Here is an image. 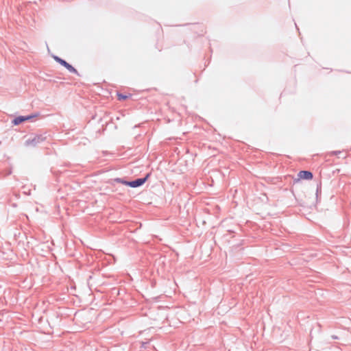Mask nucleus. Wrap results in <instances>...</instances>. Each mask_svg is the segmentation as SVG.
Returning a JSON list of instances; mask_svg holds the SVG:
<instances>
[{"mask_svg": "<svg viewBox=\"0 0 351 351\" xmlns=\"http://www.w3.org/2000/svg\"><path fill=\"white\" fill-rule=\"evenodd\" d=\"M341 151H334V152H331V155H337V154H341Z\"/></svg>", "mask_w": 351, "mask_h": 351, "instance_id": "11", "label": "nucleus"}, {"mask_svg": "<svg viewBox=\"0 0 351 351\" xmlns=\"http://www.w3.org/2000/svg\"><path fill=\"white\" fill-rule=\"evenodd\" d=\"M150 176V173H147L145 177L136 178L134 180L129 181V186L132 188H137L143 185Z\"/></svg>", "mask_w": 351, "mask_h": 351, "instance_id": "3", "label": "nucleus"}, {"mask_svg": "<svg viewBox=\"0 0 351 351\" xmlns=\"http://www.w3.org/2000/svg\"><path fill=\"white\" fill-rule=\"evenodd\" d=\"M298 176H299L300 178L307 180H311L313 178V173L310 171L306 170L300 171L298 173Z\"/></svg>", "mask_w": 351, "mask_h": 351, "instance_id": "4", "label": "nucleus"}, {"mask_svg": "<svg viewBox=\"0 0 351 351\" xmlns=\"http://www.w3.org/2000/svg\"><path fill=\"white\" fill-rule=\"evenodd\" d=\"M332 338L333 339H338L337 336H336V335H332Z\"/></svg>", "mask_w": 351, "mask_h": 351, "instance_id": "12", "label": "nucleus"}, {"mask_svg": "<svg viewBox=\"0 0 351 351\" xmlns=\"http://www.w3.org/2000/svg\"><path fill=\"white\" fill-rule=\"evenodd\" d=\"M47 139L45 134H36L32 138H29L25 141V146L36 147L38 144L44 142Z\"/></svg>", "mask_w": 351, "mask_h": 351, "instance_id": "1", "label": "nucleus"}, {"mask_svg": "<svg viewBox=\"0 0 351 351\" xmlns=\"http://www.w3.org/2000/svg\"><path fill=\"white\" fill-rule=\"evenodd\" d=\"M112 181L114 182L121 183V184H124L125 186H129V181L125 180L123 178H117L113 179Z\"/></svg>", "mask_w": 351, "mask_h": 351, "instance_id": "6", "label": "nucleus"}, {"mask_svg": "<svg viewBox=\"0 0 351 351\" xmlns=\"http://www.w3.org/2000/svg\"><path fill=\"white\" fill-rule=\"evenodd\" d=\"M319 193H321V184L319 185H317V190H316V195L318 196Z\"/></svg>", "mask_w": 351, "mask_h": 351, "instance_id": "9", "label": "nucleus"}, {"mask_svg": "<svg viewBox=\"0 0 351 351\" xmlns=\"http://www.w3.org/2000/svg\"><path fill=\"white\" fill-rule=\"evenodd\" d=\"M38 116V114H30V115H27V116H24V117L25 118V121H27V120H30L34 117H36Z\"/></svg>", "mask_w": 351, "mask_h": 351, "instance_id": "8", "label": "nucleus"}, {"mask_svg": "<svg viewBox=\"0 0 351 351\" xmlns=\"http://www.w3.org/2000/svg\"><path fill=\"white\" fill-rule=\"evenodd\" d=\"M117 98L119 101H124L128 98V96L120 93H117Z\"/></svg>", "mask_w": 351, "mask_h": 351, "instance_id": "7", "label": "nucleus"}, {"mask_svg": "<svg viewBox=\"0 0 351 351\" xmlns=\"http://www.w3.org/2000/svg\"><path fill=\"white\" fill-rule=\"evenodd\" d=\"M11 173H12V171H8V175L11 174Z\"/></svg>", "mask_w": 351, "mask_h": 351, "instance_id": "13", "label": "nucleus"}, {"mask_svg": "<svg viewBox=\"0 0 351 351\" xmlns=\"http://www.w3.org/2000/svg\"><path fill=\"white\" fill-rule=\"evenodd\" d=\"M53 58L58 63L65 67L69 72L80 75L77 69H75L71 64L68 63L66 60L57 56H53Z\"/></svg>", "mask_w": 351, "mask_h": 351, "instance_id": "2", "label": "nucleus"}, {"mask_svg": "<svg viewBox=\"0 0 351 351\" xmlns=\"http://www.w3.org/2000/svg\"><path fill=\"white\" fill-rule=\"evenodd\" d=\"M24 121H25V118L24 117V116H19V117L14 118L12 121V123L14 125H18L23 123Z\"/></svg>", "mask_w": 351, "mask_h": 351, "instance_id": "5", "label": "nucleus"}, {"mask_svg": "<svg viewBox=\"0 0 351 351\" xmlns=\"http://www.w3.org/2000/svg\"><path fill=\"white\" fill-rule=\"evenodd\" d=\"M148 343H149V341L142 342L141 348H147V345Z\"/></svg>", "mask_w": 351, "mask_h": 351, "instance_id": "10", "label": "nucleus"}]
</instances>
